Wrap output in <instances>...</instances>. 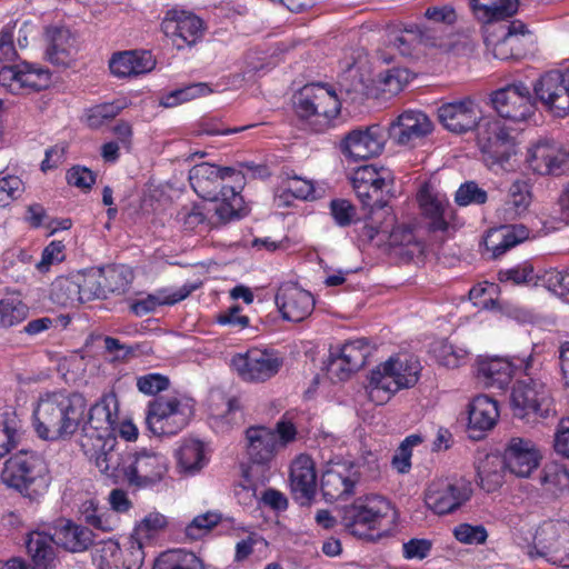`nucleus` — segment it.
Wrapping results in <instances>:
<instances>
[{"label":"nucleus","mask_w":569,"mask_h":569,"mask_svg":"<svg viewBox=\"0 0 569 569\" xmlns=\"http://www.w3.org/2000/svg\"><path fill=\"white\" fill-rule=\"evenodd\" d=\"M193 191L201 198L217 202L214 213L221 222H228L247 213L240 194L244 176L232 167H219L202 162L189 171Z\"/></svg>","instance_id":"f257e3e1"},{"label":"nucleus","mask_w":569,"mask_h":569,"mask_svg":"<svg viewBox=\"0 0 569 569\" xmlns=\"http://www.w3.org/2000/svg\"><path fill=\"white\" fill-rule=\"evenodd\" d=\"M86 417V401L77 393L48 391L32 405V426L47 441L69 440L80 430Z\"/></svg>","instance_id":"f03ea898"},{"label":"nucleus","mask_w":569,"mask_h":569,"mask_svg":"<svg viewBox=\"0 0 569 569\" xmlns=\"http://www.w3.org/2000/svg\"><path fill=\"white\" fill-rule=\"evenodd\" d=\"M1 481L24 498L38 501L51 483L46 461L34 451L21 449L4 462Z\"/></svg>","instance_id":"7ed1b4c3"},{"label":"nucleus","mask_w":569,"mask_h":569,"mask_svg":"<svg viewBox=\"0 0 569 569\" xmlns=\"http://www.w3.org/2000/svg\"><path fill=\"white\" fill-rule=\"evenodd\" d=\"M421 369L420 361L413 356L390 357L371 370L368 391L370 399L382 405L398 391L415 387Z\"/></svg>","instance_id":"20e7f679"},{"label":"nucleus","mask_w":569,"mask_h":569,"mask_svg":"<svg viewBox=\"0 0 569 569\" xmlns=\"http://www.w3.org/2000/svg\"><path fill=\"white\" fill-rule=\"evenodd\" d=\"M297 438V428L284 417L273 429L264 426H253L246 430L247 455L251 462L267 466Z\"/></svg>","instance_id":"39448f33"},{"label":"nucleus","mask_w":569,"mask_h":569,"mask_svg":"<svg viewBox=\"0 0 569 569\" xmlns=\"http://www.w3.org/2000/svg\"><path fill=\"white\" fill-rule=\"evenodd\" d=\"M477 143L487 166L503 168L515 154V129L497 117H482L477 124Z\"/></svg>","instance_id":"423d86ee"},{"label":"nucleus","mask_w":569,"mask_h":569,"mask_svg":"<svg viewBox=\"0 0 569 569\" xmlns=\"http://www.w3.org/2000/svg\"><path fill=\"white\" fill-rule=\"evenodd\" d=\"M392 511V505L387 498L369 495L342 507L340 521L349 533L362 538L368 536L369 531L380 527Z\"/></svg>","instance_id":"0eeeda50"},{"label":"nucleus","mask_w":569,"mask_h":569,"mask_svg":"<svg viewBox=\"0 0 569 569\" xmlns=\"http://www.w3.org/2000/svg\"><path fill=\"white\" fill-rule=\"evenodd\" d=\"M193 416V405L179 396H162L150 401L146 422L156 436H173L181 431Z\"/></svg>","instance_id":"6e6552de"},{"label":"nucleus","mask_w":569,"mask_h":569,"mask_svg":"<svg viewBox=\"0 0 569 569\" xmlns=\"http://www.w3.org/2000/svg\"><path fill=\"white\" fill-rule=\"evenodd\" d=\"M510 405L513 416L528 422L556 412L550 389L540 379L528 378L518 381L512 388Z\"/></svg>","instance_id":"1a4fd4ad"},{"label":"nucleus","mask_w":569,"mask_h":569,"mask_svg":"<svg viewBox=\"0 0 569 569\" xmlns=\"http://www.w3.org/2000/svg\"><path fill=\"white\" fill-rule=\"evenodd\" d=\"M295 109L300 118L313 119L325 128L339 114L341 102L331 87L313 83L305 86L295 97Z\"/></svg>","instance_id":"9d476101"},{"label":"nucleus","mask_w":569,"mask_h":569,"mask_svg":"<svg viewBox=\"0 0 569 569\" xmlns=\"http://www.w3.org/2000/svg\"><path fill=\"white\" fill-rule=\"evenodd\" d=\"M168 470V458L159 451L146 448L128 451L124 482L138 489L152 488L164 479Z\"/></svg>","instance_id":"9b49d317"},{"label":"nucleus","mask_w":569,"mask_h":569,"mask_svg":"<svg viewBox=\"0 0 569 569\" xmlns=\"http://www.w3.org/2000/svg\"><path fill=\"white\" fill-rule=\"evenodd\" d=\"M472 495L471 482L462 477L438 478L425 490V503L436 515L456 511Z\"/></svg>","instance_id":"f8f14e48"},{"label":"nucleus","mask_w":569,"mask_h":569,"mask_svg":"<svg viewBox=\"0 0 569 569\" xmlns=\"http://www.w3.org/2000/svg\"><path fill=\"white\" fill-rule=\"evenodd\" d=\"M230 366L246 382H264L274 377L282 367V359L273 351L251 348L231 358Z\"/></svg>","instance_id":"ddd939ff"},{"label":"nucleus","mask_w":569,"mask_h":569,"mask_svg":"<svg viewBox=\"0 0 569 569\" xmlns=\"http://www.w3.org/2000/svg\"><path fill=\"white\" fill-rule=\"evenodd\" d=\"M161 29L177 50L194 47L204 36L203 20L191 11L171 9L166 12Z\"/></svg>","instance_id":"4468645a"},{"label":"nucleus","mask_w":569,"mask_h":569,"mask_svg":"<svg viewBox=\"0 0 569 569\" xmlns=\"http://www.w3.org/2000/svg\"><path fill=\"white\" fill-rule=\"evenodd\" d=\"M491 103L499 118L518 123L528 120L535 112L530 88L522 82L508 84L491 94Z\"/></svg>","instance_id":"2eb2a0df"},{"label":"nucleus","mask_w":569,"mask_h":569,"mask_svg":"<svg viewBox=\"0 0 569 569\" xmlns=\"http://www.w3.org/2000/svg\"><path fill=\"white\" fill-rule=\"evenodd\" d=\"M385 144L383 129L372 124L347 132L339 141V150L347 160L357 162L379 156Z\"/></svg>","instance_id":"dca6fc26"},{"label":"nucleus","mask_w":569,"mask_h":569,"mask_svg":"<svg viewBox=\"0 0 569 569\" xmlns=\"http://www.w3.org/2000/svg\"><path fill=\"white\" fill-rule=\"evenodd\" d=\"M80 446L84 455L94 461L101 473L116 482L124 481V460L128 451H119L116 437H109L107 440H80Z\"/></svg>","instance_id":"f3484780"},{"label":"nucleus","mask_w":569,"mask_h":569,"mask_svg":"<svg viewBox=\"0 0 569 569\" xmlns=\"http://www.w3.org/2000/svg\"><path fill=\"white\" fill-rule=\"evenodd\" d=\"M118 421V402L113 396L103 397L86 411L84 422L80 427L81 440H107L114 437Z\"/></svg>","instance_id":"a211bd4d"},{"label":"nucleus","mask_w":569,"mask_h":569,"mask_svg":"<svg viewBox=\"0 0 569 569\" xmlns=\"http://www.w3.org/2000/svg\"><path fill=\"white\" fill-rule=\"evenodd\" d=\"M527 162L538 174L569 173V149L556 141L540 140L528 149Z\"/></svg>","instance_id":"6ab92c4d"},{"label":"nucleus","mask_w":569,"mask_h":569,"mask_svg":"<svg viewBox=\"0 0 569 569\" xmlns=\"http://www.w3.org/2000/svg\"><path fill=\"white\" fill-rule=\"evenodd\" d=\"M353 189L365 206L382 208V193L392 182L389 170L369 164L359 167L351 178Z\"/></svg>","instance_id":"aec40b11"},{"label":"nucleus","mask_w":569,"mask_h":569,"mask_svg":"<svg viewBox=\"0 0 569 569\" xmlns=\"http://www.w3.org/2000/svg\"><path fill=\"white\" fill-rule=\"evenodd\" d=\"M533 91L543 107L555 116L565 117L569 113V78L560 71L543 74Z\"/></svg>","instance_id":"412c9836"},{"label":"nucleus","mask_w":569,"mask_h":569,"mask_svg":"<svg viewBox=\"0 0 569 569\" xmlns=\"http://www.w3.org/2000/svg\"><path fill=\"white\" fill-rule=\"evenodd\" d=\"M390 43L403 57L419 56L420 47L448 50L452 44L443 36H438L433 28L403 29L392 36Z\"/></svg>","instance_id":"4be33fe9"},{"label":"nucleus","mask_w":569,"mask_h":569,"mask_svg":"<svg viewBox=\"0 0 569 569\" xmlns=\"http://www.w3.org/2000/svg\"><path fill=\"white\" fill-rule=\"evenodd\" d=\"M438 118L447 130L465 133L477 127L481 118V109L478 103L467 98L443 103L438 109Z\"/></svg>","instance_id":"5701e85b"},{"label":"nucleus","mask_w":569,"mask_h":569,"mask_svg":"<svg viewBox=\"0 0 569 569\" xmlns=\"http://www.w3.org/2000/svg\"><path fill=\"white\" fill-rule=\"evenodd\" d=\"M359 478L358 470L351 463H330L321 477L323 497L335 501L353 495Z\"/></svg>","instance_id":"b1692460"},{"label":"nucleus","mask_w":569,"mask_h":569,"mask_svg":"<svg viewBox=\"0 0 569 569\" xmlns=\"http://www.w3.org/2000/svg\"><path fill=\"white\" fill-rule=\"evenodd\" d=\"M432 131V122L420 111L407 110L398 116L389 127V136L399 146H415Z\"/></svg>","instance_id":"393cba45"},{"label":"nucleus","mask_w":569,"mask_h":569,"mask_svg":"<svg viewBox=\"0 0 569 569\" xmlns=\"http://www.w3.org/2000/svg\"><path fill=\"white\" fill-rule=\"evenodd\" d=\"M370 347L366 339H356L346 342L337 355H331L328 372L338 380L348 379L366 363L370 355Z\"/></svg>","instance_id":"a878e982"},{"label":"nucleus","mask_w":569,"mask_h":569,"mask_svg":"<svg viewBox=\"0 0 569 569\" xmlns=\"http://www.w3.org/2000/svg\"><path fill=\"white\" fill-rule=\"evenodd\" d=\"M276 305L288 321L300 322L308 318L315 308L312 295L295 283H283L276 295Z\"/></svg>","instance_id":"bb28decb"},{"label":"nucleus","mask_w":569,"mask_h":569,"mask_svg":"<svg viewBox=\"0 0 569 569\" xmlns=\"http://www.w3.org/2000/svg\"><path fill=\"white\" fill-rule=\"evenodd\" d=\"M540 455L536 445L525 438H511L503 453L505 467L515 476L528 478L539 466Z\"/></svg>","instance_id":"cd10ccee"},{"label":"nucleus","mask_w":569,"mask_h":569,"mask_svg":"<svg viewBox=\"0 0 569 569\" xmlns=\"http://www.w3.org/2000/svg\"><path fill=\"white\" fill-rule=\"evenodd\" d=\"M417 199L422 213L430 220V228L439 231L447 230L448 218L451 216L447 196L435 189L433 186L425 183L420 188Z\"/></svg>","instance_id":"c85d7f7f"},{"label":"nucleus","mask_w":569,"mask_h":569,"mask_svg":"<svg viewBox=\"0 0 569 569\" xmlns=\"http://www.w3.org/2000/svg\"><path fill=\"white\" fill-rule=\"evenodd\" d=\"M423 17L428 22V26L423 28H433L438 36H443L452 44L448 50H439V52L448 53L459 50V46L462 44V37L452 32V28L458 20L457 11L452 4L439 3L429 6L426 8Z\"/></svg>","instance_id":"c756f323"},{"label":"nucleus","mask_w":569,"mask_h":569,"mask_svg":"<svg viewBox=\"0 0 569 569\" xmlns=\"http://www.w3.org/2000/svg\"><path fill=\"white\" fill-rule=\"evenodd\" d=\"M289 479L291 490L301 503L313 498L317 488V473L315 463L309 456L300 455L292 461Z\"/></svg>","instance_id":"7c9ffc66"},{"label":"nucleus","mask_w":569,"mask_h":569,"mask_svg":"<svg viewBox=\"0 0 569 569\" xmlns=\"http://www.w3.org/2000/svg\"><path fill=\"white\" fill-rule=\"evenodd\" d=\"M156 60L149 51H123L114 53L109 62L112 74L119 78L150 72Z\"/></svg>","instance_id":"2f4dec72"},{"label":"nucleus","mask_w":569,"mask_h":569,"mask_svg":"<svg viewBox=\"0 0 569 569\" xmlns=\"http://www.w3.org/2000/svg\"><path fill=\"white\" fill-rule=\"evenodd\" d=\"M49 47L48 60L57 66L67 67L77 52V39L67 28L52 27L47 29Z\"/></svg>","instance_id":"473e14b6"},{"label":"nucleus","mask_w":569,"mask_h":569,"mask_svg":"<svg viewBox=\"0 0 569 569\" xmlns=\"http://www.w3.org/2000/svg\"><path fill=\"white\" fill-rule=\"evenodd\" d=\"M499 417L497 402L488 396H478L469 405L468 428L473 438H480L481 435L490 430Z\"/></svg>","instance_id":"72a5a7b5"},{"label":"nucleus","mask_w":569,"mask_h":569,"mask_svg":"<svg viewBox=\"0 0 569 569\" xmlns=\"http://www.w3.org/2000/svg\"><path fill=\"white\" fill-rule=\"evenodd\" d=\"M528 237L529 230L522 224L501 226L487 233L483 244L492 258H498Z\"/></svg>","instance_id":"f704fd0d"},{"label":"nucleus","mask_w":569,"mask_h":569,"mask_svg":"<svg viewBox=\"0 0 569 569\" xmlns=\"http://www.w3.org/2000/svg\"><path fill=\"white\" fill-rule=\"evenodd\" d=\"M53 536L56 545L72 552L87 550L93 542V533L90 529L66 519L58 520Z\"/></svg>","instance_id":"c9c22d12"},{"label":"nucleus","mask_w":569,"mask_h":569,"mask_svg":"<svg viewBox=\"0 0 569 569\" xmlns=\"http://www.w3.org/2000/svg\"><path fill=\"white\" fill-rule=\"evenodd\" d=\"M197 286L183 284L180 288H164L152 295L141 298L131 303L130 309L136 316H144L156 310L157 307L163 305H174L186 299Z\"/></svg>","instance_id":"e433bc0d"},{"label":"nucleus","mask_w":569,"mask_h":569,"mask_svg":"<svg viewBox=\"0 0 569 569\" xmlns=\"http://www.w3.org/2000/svg\"><path fill=\"white\" fill-rule=\"evenodd\" d=\"M512 372V365L503 358H482L478 361V379L488 388L503 389L510 382Z\"/></svg>","instance_id":"4c0bfd02"},{"label":"nucleus","mask_w":569,"mask_h":569,"mask_svg":"<svg viewBox=\"0 0 569 569\" xmlns=\"http://www.w3.org/2000/svg\"><path fill=\"white\" fill-rule=\"evenodd\" d=\"M475 17L483 22L505 20L518 10V0H469Z\"/></svg>","instance_id":"58836bf2"},{"label":"nucleus","mask_w":569,"mask_h":569,"mask_svg":"<svg viewBox=\"0 0 569 569\" xmlns=\"http://www.w3.org/2000/svg\"><path fill=\"white\" fill-rule=\"evenodd\" d=\"M560 523L545 522L535 535L533 543L537 552L542 557H550L553 561H559L562 555V543L567 540L560 537Z\"/></svg>","instance_id":"ea45409f"},{"label":"nucleus","mask_w":569,"mask_h":569,"mask_svg":"<svg viewBox=\"0 0 569 569\" xmlns=\"http://www.w3.org/2000/svg\"><path fill=\"white\" fill-rule=\"evenodd\" d=\"M54 536L43 531H32L27 540V550L38 569H48L56 559Z\"/></svg>","instance_id":"a19ab883"},{"label":"nucleus","mask_w":569,"mask_h":569,"mask_svg":"<svg viewBox=\"0 0 569 569\" xmlns=\"http://www.w3.org/2000/svg\"><path fill=\"white\" fill-rule=\"evenodd\" d=\"M180 472L192 476L199 472L208 462L203 443L196 439H186L177 451Z\"/></svg>","instance_id":"79ce46f5"},{"label":"nucleus","mask_w":569,"mask_h":569,"mask_svg":"<svg viewBox=\"0 0 569 569\" xmlns=\"http://www.w3.org/2000/svg\"><path fill=\"white\" fill-rule=\"evenodd\" d=\"M74 273L58 277L50 288L51 300L62 307H76L81 303Z\"/></svg>","instance_id":"37998d69"},{"label":"nucleus","mask_w":569,"mask_h":569,"mask_svg":"<svg viewBox=\"0 0 569 569\" xmlns=\"http://www.w3.org/2000/svg\"><path fill=\"white\" fill-rule=\"evenodd\" d=\"M74 276L79 296H81V303L104 298L103 274L99 269L76 272Z\"/></svg>","instance_id":"c03bdc74"},{"label":"nucleus","mask_w":569,"mask_h":569,"mask_svg":"<svg viewBox=\"0 0 569 569\" xmlns=\"http://www.w3.org/2000/svg\"><path fill=\"white\" fill-rule=\"evenodd\" d=\"M99 271L103 274L104 298L108 293L126 292L133 278L130 268L123 264L99 268Z\"/></svg>","instance_id":"a18cd8bd"},{"label":"nucleus","mask_w":569,"mask_h":569,"mask_svg":"<svg viewBox=\"0 0 569 569\" xmlns=\"http://www.w3.org/2000/svg\"><path fill=\"white\" fill-rule=\"evenodd\" d=\"M153 569H203V565L193 552L170 550L157 559Z\"/></svg>","instance_id":"49530a36"},{"label":"nucleus","mask_w":569,"mask_h":569,"mask_svg":"<svg viewBox=\"0 0 569 569\" xmlns=\"http://www.w3.org/2000/svg\"><path fill=\"white\" fill-rule=\"evenodd\" d=\"M540 479L545 490L552 495H561L569 490V471L562 465H546Z\"/></svg>","instance_id":"de8ad7c7"},{"label":"nucleus","mask_w":569,"mask_h":569,"mask_svg":"<svg viewBox=\"0 0 569 569\" xmlns=\"http://www.w3.org/2000/svg\"><path fill=\"white\" fill-rule=\"evenodd\" d=\"M213 90L206 82H198L189 84L184 88L177 89L162 98L161 104L166 108H172L180 103L206 97L212 93Z\"/></svg>","instance_id":"09e8293b"},{"label":"nucleus","mask_w":569,"mask_h":569,"mask_svg":"<svg viewBox=\"0 0 569 569\" xmlns=\"http://www.w3.org/2000/svg\"><path fill=\"white\" fill-rule=\"evenodd\" d=\"M437 361L447 368H457L468 360L469 352L448 341H440L433 348Z\"/></svg>","instance_id":"8fccbe9b"},{"label":"nucleus","mask_w":569,"mask_h":569,"mask_svg":"<svg viewBox=\"0 0 569 569\" xmlns=\"http://www.w3.org/2000/svg\"><path fill=\"white\" fill-rule=\"evenodd\" d=\"M221 515L217 511H207L196 516L186 527L184 533L189 540H199L208 535L219 522Z\"/></svg>","instance_id":"3c124183"},{"label":"nucleus","mask_w":569,"mask_h":569,"mask_svg":"<svg viewBox=\"0 0 569 569\" xmlns=\"http://www.w3.org/2000/svg\"><path fill=\"white\" fill-rule=\"evenodd\" d=\"M531 202V192L527 181L516 180L511 183L508 192L507 210H510V216L516 217L525 212Z\"/></svg>","instance_id":"603ef678"},{"label":"nucleus","mask_w":569,"mask_h":569,"mask_svg":"<svg viewBox=\"0 0 569 569\" xmlns=\"http://www.w3.org/2000/svg\"><path fill=\"white\" fill-rule=\"evenodd\" d=\"M538 280L556 296L567 299L569 296V270L548 269L538 276Z\"/></svg>","instance_id":"864d4df0"},{"label":"nucleus","mask_w":569,"mask_h":569,"mask_svg":"<svg viewBox=\"0 0 569 569\" xmlns=\"http://www.w3.org/2000/svg\"><path fill=\"white\" fill-rule=\"evenodd\" d=\"M49 71L36 68L27 62L20 63V84L22 90H41L49 86Z\"/></svg>","instance_id":"5fc2aeb1"},{"label":"nucleus","mask_w":569,"mask_h":569,"mask_svg":"<svg viewBox=\"0 0 569 569\" xmlns=\"http://www.w3.org/2000/svg\"><path fill=\"white\" fill-rule=\"evenodd\" d=\"M28 307L14 298L0 300V326L12 327L27 318Z\"/></svg>","instance_id":"6e6d98bb"},{"label":"nucleus","mask_w":569,"mask_h":569,"mask_svg":"<svg viewBox=\"0 0 569 569\" xmlns=\"http://www.w3.org/2000/svg\"><path fill=\"white\" fill-rule=\"evenodd\" d=\"M168 525L167 517L158 511L149 512L144 518L136 526L133 536L141 540H149Z\"/></svg>","instance_id":"4d7b16f0"},{"label":"nucleus","mask_w":569,"mask_h":569,"mask_svg":"<svg viewBox=\"0 0 569 569\" xmlns=\"http://www.w3.org/2000/svg\"><path fill=\"white\" fill-rule=\"evenodd\" d=\"M410 80L407 69L395 68L380 74L381 90L389 94L399 93Z\"/></svg>","instance_id":"13d9d810"},{"label":"nucleus","mask_w":569,"mask_h":569,"mask_svg":"<svg viewBox=\"0 0 569 569\" xmlns=\"http://www.w3.org/2000/svg\"><path fill=\"white\" fill-rule=\"evenodd\" d=\"M121 108L114 103H102L88 110L86 122L92 129L100 128L106 121L113 119Z\"/></svg>","instance_id":"bf43d9fd"},{"label":"nucleus","mask_w":569,"mask_h":569,"mask_svg":"<svg viewBox=\"0 0 569 569\" xmlns=\"http://www.w3.org/2000/svg\"><path fill=\"white\" fill-rule=\"evenodd\" d=\"M455 200L459 206L471 203L482 204L487 201V192L476 182H466L456 191Z\"/></svg>","instance_id":"052dcab7"},{"label":"nucleus","mask_w":569,"mask_h":569,"mask_svg":"<svg viewBox=\"0 0 569 569\" xmlns=\"http://www.w3.org/2000/svg\"><path fill=\"white\" fill-rule=\"evenodd\" d=\"M453 535L458 541L468 545L483 543L488 537L487 530L483 526H472L469 523L458 525L453 530Z\"/></svg>","instance_id":"680f3d73"},{"label":"nucleus","mask_w":569,"mask_h":569,"mask_svg":"<svg viewBox=\"0 0 569 569\" xmlns=\"http://www.w3.org/2000/svg\"><path fill=\"white\" fill-rule=\"evenodd\" d=\"M169 385V378L160 373H148L137 378L138 390L148 396L167 390Z\"/></svg>","instance_id":"e2e57ef3"},{"label":"nucleus","mask_w":569,"mask_h":569,"mask_svg":"<svg viewBox=\"0 0 569 569\" xmlns=\"http://www.w3.org/2000/svg\"><path fill=\"white\" fill-rule=\"evenodd\" d=\"M498 279L501 282L525 284L538 279V276L535 274L532 266L525 263L515 268L500 270L498 272Z\"/></svg>","instance_id":"0e129e2a"},{"label":"nucleus","mask_w":569,"mask_h":569,"mask_svg":"<svg viewBox=\"0 0 569 569\" xmlns=\"http://www.w3.org/2000/svg\"><path fill=\"white\" fill-rule=\"evenodd\" d=\"M23 192V182L19 177L0 178V207H7Z\"/></svg>","instance_id":"69168bd1"},{"label":"nucleus","mask_w":569,"mask_h":569,"mask_svg":"<svg viewBox=\"0 0 569 569\" xmlns=\"http://www.w3.org/2000/svg\"><path fill=\"white\" fill-rule=\"evenodd\" d=\"M64 259V244L62 241H51L42 251L41 259L37 263L40 272H47L51 266L60 263Z\"/></svg>","instance_id":"338daca9"},{"label":"nucleus","mask_w":569,"mask_h":569,"mask_svg":"<svg viewBox=\"0 0 569 569\" xmlns=\"http://www.w3.org/2000/svg\"><path fill=\"white\" fill-rule=\"evenodd\" d=\"M283 181L287 184V190L291 191L295 199L299 200H313L315 186L311 180L301 178L299 176H288Z\"/></svg>","instance_id":"774afa93"}]
</instances>
